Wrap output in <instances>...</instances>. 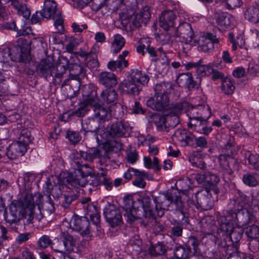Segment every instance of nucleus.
Instances as JSON below:
<instances>
[{
	"label": "nucleus",
	"instance_id": "obj_1",
	"mask_svg": "<svg viewBox=\"0 0 259 259\" xmlns=\"http://www.w3.org/2000/svg\"><path fill=\"white\" fill-rule=\"evenodd\" d=\"M152 200L155 204L154 210L151 204L152 200L147 195L138 198L136 201H134L131 196H125L122 208L125 211L124 217L126 221L132 223L143 218L150 221L154 220L156 215L161 217L164 214V210L167 209L172 202L175 204L181 219L185 218L183 212L184 202L181 196L176 194L167 192L157 196L152 195Z\"/></svg>",
	"mask_w": 259,
	"mask_h": 259
},
{
	"label": "nucleus",
	"instance_id": "obj_2",
	"mask_svg": "<svg viewBox=\"0 0 259 259\" xmlns=\"http://www.w3.org/2000/svg\"><path fill=\"white\" fill-rule=\"evenodd\" d=\"M148 76L138 69H133L127 76L118 85L120 93L127 95H138L142 86L148 83Z\"/></svg>",
	"mask_w": 259,
	"mask_h": 259
},
{
	"label": "nucleus",
	"instance_id": "obj_3",
	"mask_svg": "<svg viewBox=\"0 0 259 259\" xmlns=\"http://www.w3.org/2000/svg\"><path fill=\"white\" fill-rule=\"evenodd\" d=\"M220 218L221 229L225 231H232L234 226L239 228L245 226L249 221V213L242 208L236 207V210L231 208Z\"/></svg>",
	"mask_w": 259,
	"mask_h": 259
},
{
	"label": "nucleus",
	"instance_id": "obj_4",
	"mask_svg": "<svg viewBox=\"0 0 259 259\" xmlns=\"http://www.w3.org/2000/svg\"><path fill=\"white\" fill-rule=\"evenodd\" d=\"M68 60L64 57H60L56 65H53L49 60L41 62L38 69L42 76L46 78L54 76L56 81L60 82L68 68Z\"/></svg>",
	"mask_w": 259,
	"mask_h": 259
},
{
	"label": "nucleus",
	"instance_id": "obj_5",
	"mask_svg": "<svg viewBox=\"0 0 259 259\" xmlns=\"http://www.w3.org/2000/svg\"><path fill=\"white\" fill-rule=\"evenodd\" d=\"M42 195L39 193L33 195L30 190L25 189L20 192L18 200L15 203L24 211H34L36 205L40 207L42 203Z\"/></svg>",
	"mask_w": 259,
	"mask_h": 259
},
{
	"label": "nucleus",
	"instance_id": "obj_6",
	"mask_svg": "<svg viewBox=\"0 0 259 259\" xmlns=\"http://www.w3.org/2000/svg\"><path fill=\"white\" fill-rule=\"evenodd\" d=\"M72 166L75 170H77L78 174L80 175V178L77 177H70L67 179L69 186L75 189H77L79 187H84L87 184L85 177L88 175V171H85V169L90 167L88 164H81L78 160H73L71 163Z\"/></svg>",
	"mask_w": 259,
	"mask_h": 259
},
{
	"label": "nucleus",
	"instance_id": "obj_7",
	"mask_svg": "<svg viewBox=\"0 0 259 259\" xmlns=\"http://www.w3.org/2000/svg\"><path fill=\"white\" fill-rule=\"evenodd\" d=\"M243 231L242 230H234L230 231H225L221 229V222H220V227L218 230V235L216 237L213 235L212 233L205 232L204 237L208 236L210 239L214 240L224 237V239L227 241V240L230 241L233 244H237L240 241Z\"/></svg>",
	"mask_w": 259,
	"mask_h": 259
},
{
	"label": "nucleus",
	"instance_id": "obj_8",
	"mask_svg": "<svg viewBox=\"0 0 259 259\" xmlns=\"http://www.w3.org/2000/svg\"><path fill=\"white\" fill-rule=\"evenodd\" d=\"M168 6H171V9L164 11L159 17V25L165 30L173 27L176 20V14L174 11L177 10L179 8L178 3L171 1L168 2Z\"/></svg>",
	"mask_w": 259,
	"mask_h": 259
},
{
	"label": "nucleus",
	"instance_id": "obj_9",
	"mask_svg": "<svg viewBox=\"0 0 259 259\" xmlns=\"http://www.w3.org/2000/svg\"><path fill=\"white\" fill-rule=\"evenodd\" d=\"M96 99H91L89 100V104L91 108H93L94 111V117H95L101 123L102 121L108 120L110 119L113 114V110L112 107L110 106L107 109L103 106L101 105L99 103L96 102Z\"/></svg>",
	"mask_w": 259,
	"mask_h": 259
},
{
	"label": "nucleus",
	"instance_id": "obj_10",
	"mask_svg": "<svg viewBox=\"0 0 259 259\" xmlns=\"http://www.w3.org/2000/svg\"><path fill=\"white\" fill-rule=\"evenodd\" d=\"M186 107L187 109L185 110V112L188 116L205 119H208L211 116L210 108L208 105L193 106L187 103V105L184 108Z\"/></svg>",
	"mask_w": 259,
	"mask_h": 259
},
{
	"label": "nucleus",
	"instance_id": "obj_11",
	"mask_svg": "<svg viewBox=\"0 0 259 259\" xmlns=\"http://www.w3.org/2000/svg\"><path fill=\"white\" fill-rule=\"evenodd\" d=\"M104 214L107 222L112 227L120 225L122 223V216L119 209L114 205L106 206Z\"/></svg>",
	"mask_w": 259,
	"mask_h": 259
},
{
	"label": "nucleus",
	"instance_id": "obj_12",
	"mask_svg": "<svg viewBox=\"0 0 259 259\" xmlns=\"http://www.w3.org/2000/svg\"><path fill=\"white\" fill-rule=\"evenodd\" d=\"M219 39L212 33H207L201 36L198 40L199 49L205 53H209L213 51L215 45L218 44Z\"/></svg>",
	"mask_w": 259,
	"mask_h": 259
},
{
	"label": "nucleus",
	"instance_id": "obj_13",
	"mask_svg": "<svg viewBox=\"0 0 259 259\" xmlns=\"http://www.w3.org/2000/svg\"><path fill=\"white\" fill-rule=\"evenodd\" d=\"M27 151V141L24 140L10 144L7 149V155L10 159H16L23 156Z\"/></svg>",
	"mask_w": 259,
	"mask_h": 259
},
{
	"label": "nucleus",
	"instance_id": "obj_14",
	"mask_svg": "<svg viewBox=\"0 0 259 259\" xmlns=\"http://www.w3.org/2000/svg\"><path fill=\"white\" fill-rule=\"evenodd\" d=\"M175 35L179 38V41L186 44L190 43L194 37L191 25L186 22L180 24L176 29Z\"/></svg>",
	"mask_w": 259,
	"mask_h": 259
},
{
	"label": "nucleus",
	"instance_id": "obj_15",
	"mask_svg": "<svg viewBox=\"0 0 259 259\" xmlns=\"http://www.w3.org/2000/svg\"><path fill=\"white\" fill-rule=\"evenodd\" d=\"M60 239L63 242L64 248L61 249H55V251L61 253L64 258L66 254L72 252L76 246V239L69 233L62 232L60 234Z\"/></svg>",
	"mask_w": 259,
	"mask_h": 259
},
{
	"label": "nucleus",
	"instance_id": "obj_16",
	"mask_svg": "<svg viewBox=\"0 0 259 259\" xmlns=\"http://www.w3.org/2000/svg\"><path fill=\"white\" fill-rule=\"evenodd\" d=\"M15 50L17 51L15 56H12L11 52L9 48L6 49L4 50V56L3 59H1V62L7 63L8 61V59L14 61L22 62L28 59L29 57V52L27 50H24L21 47L18 46L15 48Z\"/></svg>",
	"mask_w": 259,
	"mask_h": 259
},
{
	"label": "nucleus",
	"instance_id": "obj_17",
	"mask_svg": "<svg viewBox=\"0 0 259 259\" xmlns=\"http://www.w3.org/2000/svg\"><path fill=\"white\" fill-rule=\"evenodd\" d=\"M169 99L167 95H158L149 98L146 102L148 107L155 111H162L167 106Z\"/></svg>",
	"mask_w": 259,
	"mask_h": 259
},
{
	"label": "nucleus",
	"instance_id": "obj_18",
	"mask_svg": "<svg viewBox=\"0 0 259 259\" xmlns=\"http://www.w3.org/2000/svg\"><path fill=\"white\" fill-rule=\"evenodd\" d=\"M72 230L80 232L82 235H88L90 233L89 222L86 217H79L74 215L72 217Z\"/></svg>",
	"mask_w": 259,
	"mask_h": 259
},
{
	"label": "nucleus",
	"instance_id": "obj_19",
	"mask_svg": "<svg viewBox=\"0 0 259 259\" xmlns=\"http://www.w3.org/2000/svg\"><path fill=\"white\" fill-rule=\"evenodd\" d=\"M5 220L10 223H16L25 216L24 210L22 209L15 202L12 203L9 207V212L5 213Z\"/></svg>",
	"mask_w": 259,
	"mask_h": 259
},
{
	"label": "nucleus",
	"instance_id": "obj_20",
	"mask_svg": "<svg viewBox=\"0 0 259 259\" xmlns=\"http://www.w3.org/2000/svg\"><path fill=\"white\" fill-rule=\"evenodd\" d=\"M187 102L179 103L174 106L172 111L166 117V121L171 126H175L180 122L179 114L182 112Z\"/></svg>",
	"mask_w": 259,
	"mask_h": 259
},
{
	"label": "nucleus",
	"instance_id": "obj_21",
	"mask_svg": "<svg viewBox=\"0 0 259 259\" xmlns=\"http://www.w3.org/2000/svg\"><path fill=\"white\" fill-rule=\"evenodd\" d=\"M194 135L184 129H178L172 135V139L183 145H190L193 141Z\"/></svg>",
	"mask_w": 259,
	"mask_h": 259
},
{
	"label": "nucleus",
	"instance_id": "obj_22",
	"mask_svg": "<svg viewBox=\"0 0 259 259\" xmlns=\"http://www.w3.org/2000/svg\"><path fill=\"white\" fill-rule=\"evenodd\" d=\"M248 202L249 199L247 196L238 190L235 193L234 197L230 200L229 205L230 208L236 210V207L243 208Z\"/></svg>",
	"mask_w": 259,
	"mask_h": 259
},
{
	"label": "nucleus",
	"instance_id": "obj_23",
	"mask_svg": "<svg viewBox=\"0 0 259 259\" xmlns=\"http://www.w3.org/2000/svg\"><path fill=\"white\" fill-rule=\"evenodd\" d=\"M121 3L123 6L125 7V10L123 8H122L119 16L122 20H126L134 14L136 0H122Z\"/></svg>",
	"mask_w": 259,
	"mask_h": 259
},
{
	"label": "nucleus",
	"instance_id": "obj_24",
	"mask_svg": "<svg viewBox=\"0 0 259 259\" xmlns=\"http://www.w3.org/2000/svg\"><path fill=\"white\" fill-rule=\"evenodd\" d=\"M99 82L107 87H113L117 84L116 76L110 72H102L99 75Z\"/></svg>",
	"mask_w": 259,
	"mask_h": 259
},
{
	"label": "nucleus",
	"instance_id": "obj_25",
	"mask_svg": "<svg viewBox=\"0 0 259 259\" xmlns=\"http://www.w3.org/2000/svg\"><path fill=\"white\" fill-rule=\"evenodd\" d=\"M150 17V8L148 6H145L135 16L133 23L136 27H140L142 24H147Z\"/></svg>",
	"mask_w": 259,
	"mask_h": 259
},
{
	"label": "nucleus",
	"instance_id": "obj_26",
	"mask_svg": "<svg viewBox=\"0 0 259 259\" xmlns=\"http://www.w3.org/2000/svg\"><path fill=\"white\" fill-rule=\"evenodd\" d=\"M90 107L89 103L88 104H82L80 105L77 109L72 111L71 113H64L61 117V120L64 122H67L71 119V116H75L78 117H83L87 114L88 111L90 110Z\"/></svg>",
	"mask_w": 259,
	"mask_h": 259
},
{
	"label": "nucleus",
	"instance_id": "obj_27",
	"mask_svg": "<svg viewBox=\"0 0 259 259\" xmlns=\"http://www.w3.org/2000/svg\"><path fill=\"white\" fill-rule=\"evenodd\" d=\"M118 96L117 93L114 89L110 88L104 90L101 93V97L104 103L107 104L111 103L112 104L111 106L114 108L117 106L116 101Z\"/></svg>",
	"mask_w": 259,
	"mask_h": 259
},
{
	"label": "nucleus",
	"instance_id": "obj_28",
	"mask_svg": "<svg viewBox=\"0 0 259 259\" xmlns=\"http://www.w3.org/2000/svg\"><path fill=\"white\" fill-rule=\"evenodd\" d=\"M57 4L53 0H46L44 2V8L40 12V15L45 18H50L56 12Z\"/></svg>",
	"mask_w": 259,
	"mask_h": 259
},
{
	"label": "nucleus",
	"instance_id": "obj_29",
	"mask_svg": "<svg viewBox=\"0 0 259 259\" xmlns=\"http://www.w3.org/2000/svg\"><path fill=\"white\" fill-rule=\"evenodd\" d=\"M82 128L87 132H95L102 127L101 123L95 117L88 118L82 122Z\"/></svg>",
	"mask_w": 259,
	"mask_h": 259
},
{
	"label": "nucleus",
	"instance_id": "obj_30",
	"mask_svg": "<svg viewBox=\"0 0 259 259\" xmlns=\"http://www.w3.org/2000/svg\"><path fill=\"white\" fill-rule=\"evenodd\" d=\"M85 209L86 214L95 224H98L100 222V215L98 208L93 204H88L84 206Z\"/></svg>",
	"mask_w": 259,
	"mask_h": 259
},
{
	"label": "nucleus",
	"instance_id": "obj_31",
	"mask_svg": "<svg viewBox=\"0 0 259 259\" xmlns=\"http://www.w3.org/2000/svg\"><path fill=\"white\" fill-rule=\"evenodd\" d=\"M232 19V17L228 13H221L217 16L215 22L220 29H224L230 25Z\"/></svg>",
	"mask_w": 259,
	"mask_h": 259
},
{
	"label": "nucleus",
	"instance_id": "obj_32",
	"mask_svg": "<svg viewBox=\"0 0 259 259\" xmlns=\"http://www.w3.org/2000/svg\"><path fill=\"white\" fill-rule=\"evenodd\" d=\"M220 166V171L222 172L224 176H231L233 173L232 169L229 165V162L227 157L224 155H221L218 158ZM230 179L229 177H228Z\"/></svg>",
	"mask_w": 259,
	"mask_h": 259
},
{
	"label": "nucleus",
	"instance_id": "obj_33",
	"mask_svg": "<svg viewBox=\"0 0 259 259\" xmlns=\"http://www.w3.org/2000/svg\"><path fill=\"white\" fill-rule=\"evenodd\" d=\"M235 89V82L233 79L227 77L223 79L221 83V90L223 93L227 95H232Z\"/></svg>",
	"mask_w": 259,
	"mask_h": 259
},
{
	"label": "nucleus",
	"instance_id": "obj_34",
	"mask_svg": "<svg viewBox=\"0 0 259 259\" xmlns=\"http://www.w3.org/2000/svg\"><path fill=\"white\" fill-rule=\"evenodd\" d=\"M166 250L165 245L160 242L151 245L148 249L149 254L153 256L163 255L165 254Z\"/></svg>",
	"mask_w": 259,
	"mask_h": 259
},
{
	"label": "nucleus",
	"instance_id": "obj_35",
	"mask_svg": "<svg viewBox=\"0 0 259 259\" xmlns=\"http://www.w3.org/2000/svg\"><path fill=\"white\" fill-rule=\"evenodd\" d=\"M259 8L257 7H249L244 13L245 18L253 23L258 22Z\"/></svg>",
	"mask_w": 259,
	"mask_h": 259
},
{
	"label": "nucleus",
	"instance_id": "obj_36",
	"mask_svg": "<svg viewBox=\"0 0 259 259\" xmlns=\"http://www.w3.org/2000/svg\"><path fill=\"white\" fill-rule=\"evenodd\" d=\"M190 181L188 178L181 179L179 180L176 183L177 189L182 192L183 195L189 197L190 195L188 190L190 187L189 185Z\"/></svg>",
	"mask_w": 259,
	"mask_h": 259
},
{
	"label": "nucleus",
	"instance_id": "obj_37",
	"mask_svg": "<svg viewBox=\"0 0 259 259\" xmlns=\"http://www.w3.org/2000/svg\"><path fill=\"white\" fill-rule=\"evenodd\" d=\"M77 195L74 193H65L61 196V205L64 209L69 208L71 203L75 200Z\"/></svg>",
	"mask_w": 259,
	"mask_h": 259
},
{
	"label": "nucleus",
	"instance_id": "obj_38",
	"mask_svg": "<svg viewBox=\"0 0 259 259\" xmlns=\"http://www.w3.org/2000/svg\"><path fill=\"white\" fill-rule=\"evenodd\" d=\"M247 239H255L259 237V227L255 225H251L242 230Z\"/></svg>",
	"mask_w": 259,
	"mask_h": 259
},
{
	"label": "nucleus",
	"instance_id": "obj_39",
	"mask_svg": "<svg viewBox=\"0 0 259 259\" xmlns=\"http://www.w3.org/2000/svg\"><path fill=\"white\" fill-rule=\"evenodd\" d=\"M124 44L125 41L124 38L121 35H116L114 36L111 46V49L113 53L116 54L119 52L124 46Z\"/></svg>",
	"mask_w": 259,
	"mask_h": 259
},
{
	"label": "nucleus",
	"instance_id": "obj_40",
	"mask_svg": "<svg viewBox=\"0 0 259 259\" xmlns=\"http://www.w3.org/2000/svg\"><path fill=\"white\" fill-rule=\"evenodd\" d=\"M198 194H195L197 198V202L199 206L203 210H207L212 208V204L209 198L205 195H201L199 198H198Z\"/></svg>",
	"mask_w": 259,
	"mask_h": 259
},
{
	"label": "nucleus",
	"instance_id": "obj_41",
	"mask_svg": "<svg viewBox=\"0 0 259 259\" xmlns=\"http://www.w3.org/2000/svg\"><path fill=\"white\" fill-rule=\"evenodd\" d=\"M178 81L179 83H184L189 89L193 88L195 86L194 81L190 73L181 74L178 78Z\"/></svg>",
	"mask_w": 259,
	"mask_h": 259
},
{
	"label": "nucleus",
	"instance_id": "obj_42",
	"mask_svg": "<svg viewBox=\"0 0 259 259\" xmlns=\"http://www.w3.org/2000/svg\"><path fill=\"white\" fill-rule=\"evenodd\" d=\"M171 84L169 82H161L157 83L155 87V94L158 95H167L171 89Z\"/></svg>",
	"mask_w": 259,
	"mask_h": 259
},
{
	"label": "nucleus",
	"instance_id": "obj_43",
	"mask_svg": "<svg viewBox=\"0 0 259 259\" xmlns=\"http://www.w3.org/2000/svg\"><path fill=\"white\" fill-rule=\"evenodd\" d=\"M189 119V122L188 123L189 128L197 132V128L200 127L201 125L204 122H207L208 119H200L197 117L188 116Z\"/></svg>",
	"mask_w": 259,
	"mask_h": 259
},
{
	"label": "nucleus",
	"instance_id": "obj_44",
	"mask_svg": "<svg viewBox=\"0 0 259 259\" xmlns=\"http://www.w3.org/2000/svg\"><path fill=\"white\" fill-rule=\"evenodd\" d=\"M111 134L116 137H122L126 133V129L121 123H117L112 125L111 127Z\"/></svg>",
	"mask_w": 259,
	"mask_h": 259
},
{
	"label": "nucleus",
	"instance_id": "obj_45",
	"mask_svg": "<svg viewBox=\"0 0 259 259\" xmlns=\"http://www.w3.org/2000/svg\"><path fill=\"white\" fill-rule=\"evenodd\" d=\"M189 251L181 245L176 246L174 249V255L178 259H186Z\"/></svg>",
	"mask_w": 259,
	"mask_h": 259
},
{
	"label": "nucleus",
	"instance_id": "obj_46",
	"mask_svg": "<svg viewBox=\"0 0 259 259\" xmlns=\"http://www.w3.org/2000/svg\"><path fill=\"white\" fill-rule=\"evenodd\" d=\"M255 174H246L244 175L242 178V181L246 185L249 187H255L257 185L258 182Z\"/></svg>",
	"mask_w": 259,
	"mask_h": 259
},
{
	"label": "nucleus",
	"instance_id": "obj_47",
	"mask_svg": "<svg viewBox=\"0 0 259 259\" xmlns=\"http://www.w3.org/2000/svg\"><path fill=\"white\" fill-rule=\"evenodd\" d=\"M158 56L156 61H159V62L167 67H169L170 59L166 55V52L163 51L162 47H160L158 49Z\"/></svg>",
	"mask_w": 259,
	"mask_h": 259
},
{
	"label": "nucleus",
	"instance_id": "obj_48",
	"mask_svg": "<svg viewBox=\"0 0 259 259\" xmlns=\"http://www.w3.org/2000/svg\"><path fill=\"white\" fill-rule=\"evenodd\" d=\"M222 5L228 10H233L242 5L241 0H223Z\"/></svg>",
	"mask_w": 259,
	"mask_h": 259
},
{
	"label": "nucleus",
	"instance_id": "obj_49",
	"mask_svg": "<svg viewBox=\"0 0 259 259\" xmlns=\"http://www.w3.org/2000/svg\"><path fill=\"white\" fill-rule=\"evenodd\" d=\"M122 60H117L116 61L111 60L110 61L107 65V67L108 69H109L111 71H115L116 69H119L121 71L122 70L124 67V64L122 62Z\"/></svg>",
	"mask_w": 259,
	"mask_h": 259
},
{
	"label": "nucleus",
	"instance_id": "obj_50",
	"mask_svg": "<svg viewBox=\"0 0 259 259\" xmlns=\"http://www.w3.org/2000/svg\"><path fill=\"white\" fill-rule=\"evenodd\" d=\"M52 243V241L50 237L46 235H42L37 241L38 246L41 248H47Z\"/></svg>",
	"mask_w": 259,
	"mask_h": 259
},
{
	"label": "nucleus",
	"instance_id": "obj_51",
	"mask_svg": "<svg viewBox=\"0 0 259 259\" xmlns=\"http://www.w3.org/2000/svg\"><path fill=\"white\" fill-rule=\"evenodd\" d=\"M248 160L249 163L251 165L253 168L259 171V155L251 154L249 155Z\"/></svg>",
	"mask_w": 259,
	"mask_h": 259
},
{
	"label": "nucleus",
	"instance_id": "obj_52",
	"mask_svg": "<svg viewBox=\"0 0 259 259\" xmlns=\"http://www.w3.org/2000/svg\"><path fill=\"white\" fill-rule=\"evenodd\" d=\"M258 238L247 239L248 249L253 253L257 252L259 250V241Z\"/></svg>",
	"mask_w": 259,
	"mask_h": 259
},
{
	"label": "nucleus",
	"instance_id": "obj_53",
	"mask_svg": "<svg viewBox=\"0 0 259 259\" xmlns=\"http://www.w3.org/2000/svg\"><path fill=\"white\" fill-rule=\"evenodd\" d=\"M46 200L44 202L41 203L43 207L46 208L48 209L50 212H53L55 209L54 202L51 198L50 195H46Z\"/></svg>",
	"mask_w": 259,
	"mask_h": 259
},
{
	"label": "nucleus",
	"instance_id": "obj_54",
	"mask_svg": "<svg viewBox=\"0 0 259 259\" xmlns=\"http://www.w3.org/2000/svg\"><path fill=\"white\" fill-rule=\"evenodd\" d=\"M219 177L210 172H206V182L211 185H217L220 181Z\"/></svg>",
	"mask_w": 259,
	"mask_h": 259
},
{
	"label": "nucleus",
	"instance_id": "obj_55",
	"mask_svg": "<svg viewBox=\"0 0 259 259\" xmlns=\"http://www.w3.org/2000/svg\"><path fill=\"white\" fill-rule=\"evenodd\" d=\"M66 138L73 144H75L80 140L79 134L73 131H68L66 134Z\"/></svg>",
	"mask_w": 259,
	"mask_h": 259
},
{
	"label": "nucleus",
	"instance_id": "obj_56",
	"mask_svg": "<svg viewBox=\"0 0 259 259\" xmlns=\"http://www.w3.org/2000/svg\"><path fill=\"white\" fill-rule=\"evenodd\" d=\"M166 118H165L163 117H159L158 119L155 121V124L156 126V128L159 131H166Z\"/></svg>",
	"mask_w": 259,
	"mask_h": 259
},
{
	"label": "nucleus",
	"instance_id": "obj_57",
	"mask_svg": "<svg viewBox=\"0 0 259 259\" xmlns=\"http://www.w3.org/2000/svg\"><path fill=\"white\" fill-rule=\"evenodd\" d=\"M258 70L256 66L253 62H249L246 71V75L254 77L257 76Z\"/></svg>",
	"mask_w": 259,
	"mask_h": 259
},
{
	"label": "nucleus",
	"instance_id": "obj_58",
	"mask_svg": "<svg viewBox=\"0 0 259 259\" xmlns=\"http://www.w3.org/2000/svg\"><path fill=\"white\" fill-rule=\"evenodd\" d=\"M157 41L161 45L167 44L170 40V35L166 32L161 33L156 36Z\"/></svg>",
	"mask_w": 259,
	"mask_h": 259
},
{
	"label": "nucleus",
	"instance_id": "obj_59",
	"mask_svg": "<svg viewBox=\"0 0 259 259\" xmlns=\"http://www.w3.org/2000/svg\"><path fill=\"white\" fill-rule=\"evenodd\" d=\"M139 158L138 153L136 150H131L127 153L126 159L128 162L134 164Z\"/></svg>",
	"mask_w": 259,
	"mask_h": 259
},
{
	"label": "nucleus",
	"instance_id": "obj_60",
	"mask_svg": "<svg viewBox=\"0 0 259 259\" xmlns=\"http://www.w3.org/2000/svg\"><path fill=\"white\" fill-rule=\"evenodd\" d=\"M17 12L19 15H22L26 19L29 18L30 16V11L29 8H27L25 4H23L21 7H20L17 10Z\"/></svg>",
	"mask_w": 259,
	"mask_h": 259
},
{
	"label": "nucleus",
	"instance_id": "obj_61",
	"mask_svg": "<svg viewBox=\"0 0 259 259\" xmlns=\"http://www.w3.org/2000/svg\"><path fill=\"white\" fill-rule=\"evenodd\" d=\"M197 71L198 73L201 76H205L210 72V70H211L210 66L206 65L200 64L197 67Z\"/></svg>",
	"mask_w": 259,
	"mask_h": 259
},
{
	"label": "nucleus",
	"instance_id": "obj_62",
	"mask_svg": "<svg viewBox=\"0 0 259 259\" xmlns=\"http://www.w3.org/2000/svg\"><path fill=\"white\" fill-rule=\"evenodd\" d=\"M82 70V67L80 65L77 64L74 65L73 66L72 71H74V72L72 73L71 72V71L70 70L69 77L72 79H75L77 76L81 74Z\"/></svg>",
	"mask_w": 259,
	"mask_h": 259
},
{
	"label": "nucleus",
	"instance_id": "obj_63",
	"mask_svg": "<svg viewBox=\"0 0 259 259\" xmlns=\"http://www.w3.org/2000/svg\"><path fill=\"white\" fill-rule=\"evenodd\" d=\"M212 131V128L211 126H206V122H204L202 125H201L200 127L197 128L196 132L205 135H208Z\"/></svg>",
	"mask_w": 259,
	"mask_h": 259
},
{
	"label": "nucleus",
	"instance_id": "obj_64",
	"mask_svg": "<svg viewBox=\"0 0 259 259\" xmlns=\"http://www.w3.org/2000/svg\"><path fill=\"white\" fill-rule=\"evenodd\" d=\"M253 45L254 48L259 47V31L254 30L252 32L251 35Z\"/></svg>",
	"mask_w": 259,
	"mask_h": 259
}]
</instances>
